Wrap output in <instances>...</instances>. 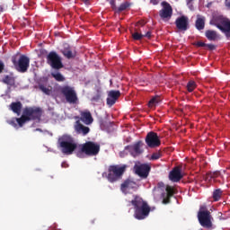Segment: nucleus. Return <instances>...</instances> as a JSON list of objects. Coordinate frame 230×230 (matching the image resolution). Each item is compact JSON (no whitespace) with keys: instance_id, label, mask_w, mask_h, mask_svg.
I'll return each mask as SVG.
<instances>
[{"instance_id":"36","label":"nucleus","mask_w":230,"mask_h":230,"mask_svg":"<svg viewBox=\"0 0 230 230\" xmlns=\"http://www.w3.org/2000/svg\"><path fill=\"white\" fill-rule=\"evenodd\" d=\"M132 37L134 39V40H141V39H143V34L139 33V32H135L132 34Z\"/></svg>"},{"instance_id":"9","label":"nucleus","mask_w":230,"mask_h":230,"mask_svg":"<svg viewBox=\"0 0 230 230\" xmlns=\"http://www.w3.org/2000/svg\"><path fill=\"white\" fill-rule=\"evenodd\" d=\"M60 93L65 96L67 103L75 104L78 102V96L76 95L75 88L69 85H65L60 88Z\"/></svg>"},{"instance_id":"8","label":"nucleus","mask_w":230,"mask_h":230,"mask_svg":"<svg viewBox=\"0 0 230 230\" xmlns=\"http://www.w3.org/2000/svg\"><path fill=\"white\" fill-rule=\"evenodd\" d=\"M47 64L52 67V69H62L64 64L62 63V58L55 51H50L47 56Z\"/></svg>"},{"instance_id":"41","label":"nucleus","mask_w":230,"mask_h":230,"mask_svg":"<svg viewBox=\"0 0 230 230\" xmlns=\"http://www.w3.org/2000/svg\"><path fill=\"white\" fill-rule=\"evenodd\" d=\"M170 199H172V197H170V196H165V197L164 198L163 203H164V204H170Z\"/></svg>"},{"instance_id":"46","label":"nucleus","mask_w":230,"mask_h":230,"mask_svg":"<svg viewBox=\"0 0 230 230\" xmlns=\"http://www.w3.org/2000/svg\"><path fill=\"white\" fill-rule=\"evenodd\" d=\"M225 4H226V8L230 9V0H226Z\"/></svg>"},{"instance_id":"20","label":"nucleus","mask_w":230,"mask_h":230,"mask_svg":"<svg viewBox=\"0 0 230 230\" xmlns=\"http://www.w3.org/2000/svg\"><path fill=\"white\" fill-rule=\"evenodd\" d=\"M62 55L65 58H67L68 60H71V58H75L76 57V51H73V49L69 45L65 47L61 50Z\"/></svg>"},{"instance_id":"53","label":"nucleus","mask_w":230,"mask_h":230,"mask_svg":"<svg viewBox=\"0 0 230 230\" xmlns=\"http://www.w3.org/2000/svg\"><path fill=\"white\" fill-rule=\"evenodd\" d=\"M92 224H94V220H92Z\"/></svg>"},{"instance_id":"45","label":"nucleus","mask_w":230,"mask_h":230,"mask_svg":"<svg viewBox=\"0 0 230 230\" xmlns=\"http://www.w3.org/2000/svg\"><path fill=\"white\" fill-rule=\"evenodd\" d=\"M161 0H150L151 4H157Z\"/></svg>"},{"instance_id":"24","label":"nucleus","mask_w":230,"mask_h":230,"mask_svg":"<svg viewBox=\"0 0 230 230\" xmlns=\"http://www.w3.org/2000/svg\"><path fill=\"white\" fill-rule=\"evenodd\" d=\"M205 37L208 40L215 42V40H218V33H217V31L208 30L205 31Z\"/></svg>"},{"instance_id":"47","label":"nucleus","mask_w":230,"mask_h":230,"mask_svg":"<svg viewBox=\"0 0 230 230\" xmlns=\"http://www.w3.org/2000/svg\"><path fill=\"white\" fill-rule=\"evenodd\" d=\"M62 168H66L67 166V164L66 162L61 164Z\"/></svg>"},{"instance_id":"50","label":"nucleus","mask_w":230,"mask_h":230,"mask_svg":"<svg viewBox=\"0 0 230 230\" xmlns=\"http://www.w3.org/2000/svg\"><path fill=\"white\" fill-rule=\"evenodd\" d=\"M194 0H187V4H190Z\"/></svg>"},{"instance_id":"5","label":"nucleus","mask_w":230,"mask_h":230,"mask_svg":"<svg viewBox=\"0 0 230 230\" xmlns=\"http://www.w3.org/2000/svg\"><path fill=\"white\" fill-rule=\"evenodd\" d=\"M11 60L19 73H26L30 68V58L17 52L11 58Z\"/></svg>"},{"instance_id":"32","label":"nucleus","mask_w":230,"mask_h":230,"mask_svg":"<svg viewBox=\"0 0 230 230\" xmlns=\"http://www.w3.org/2000/svg\"><path fill=\"white\" fill-rule=\"evenodd\" d=\"M165 190H166L167 197H173V195L175 194V190H173V187L170 185L166 186Z\"/></svg>"},{"instance_id":"44","label":"nucleus","mask_w":230,"mask_h":230,"mask_svg":"<svg viewBox=\"0 0 230 230\" xmlns=\"http://www.w3.org/2000/svg\"><path fill=\"white\" fill-rule=\"evenodd\" d=\"M146 22L145 21H140L137 22V26H145Z\"/></svg>"},{"instance_id":"21","label":"nucleus","mask_w":230,"mask_h":230,"mask_svg":"<svg viewBox=\"0 0 230 230\" xmlns=\"http://www.w3.org/2000/svg\"><path fill=\"white\" fill-rule=\"evenodd\" d=\"M137 184L136 181H133L132 180H126L123 183L120 185L121 191H126L127 190H134Z\"/></svg>"},{"instance_id":"7","label":"nucleus","mask_w":230,"mask_h":230,"mask_svg":"<svg viewBox=\"0 0 230 230\" xmlns=\"http://www.w3.org/2000/svg\"><path fill=\"white\" fill-rule=\"evenodd\" d=\"M204 209H206V208H200V210L198 213V220L202 227L211 229L213 227V222H211V219L213 218L211 217V212Z\"/></svg>"},{"instance_id":"10","label":"nucleus","mask_w":230,"mask_h":230,"mask_svg":"<svg viewBox=\"0 0 230 230\" xmlns=\"http://www.w3.org/2000/svg\"><path fill=\"white\" fill-rule=\"evenodd\" d=\"M23 114L29 118V121H40L42 118V109L39 107H26L23 110Z\"/></svg>"},{"instance_id":"3","label":"nucleus","mask_w":230,"mask_h":230,"mask_svg":"<svg viewBox=\"0 0 230 230\" xmlns=\"http://www.w3.org/2000/svg\"><path fill=\"white\" fill-rule=\"evenodd\" d=\"M125 172H127V164H113L110 165L107 172H103L102 175L106 177L109 182H118L123 177Z\"/></svg>"},{"instance_id":"51","label":"nucleus","mask_w":230,"mask_h":230,"mask_svg":"<svg viewBox=\"0 0 230 230\" xmlns=\"http://www.w3.org/2000/svg\"><path fill=\"white\" fill-rule=\"evenodd\" d=\"M218 175V172H214L211 177H217Z\"/></svg>"},{"instance_id":"25","label":"nucleus","mask_w":230,"mask_h":230,"mask_svg":"<svg viewBox=\"0 0 230 230\" xmlns=\"http://www.w3.org/2000/svg\"><path fill=\"white\" fill-rule=\"evenodd\" d=\"M2 82L3 84H5V85H10L12 87L15 85V77H13V75H4Z\"/></svg>"},{"instance_id":"6","label":"nucleus","mask_w":230,"mask_h":230,"mask_svg":"<svg viewBox=\"0 0 230 230\" xmlns=\"http://www.w3.org/2000/svg\"><path fill=\"white\" fill-rule=\"evenodd\" d=\"M84 154L89 157L98 155L100 154V145L93 141H87L81 146V150L77 152V157H84Z\"/></svg>"},{"instance_id":"26","label":"nucleus","mask_w":230,"mask_h":230,"mask_svg":"<svg viewBox=\"0 0 230 230\" xmlns=\"http://www.w3.org/2000/svg\"><path fill=\"white\" fill-rule=\"evenodd\" d=\"M130 8V3L124 2L119 7H116L115 13H121V12H125V10H128Z\"/></svg>"},{"instance_id":"30","label":"nucleus","mask_w":230,"mask_h":230,"mask_svg":"<svg viewBox=\"0 0 230 230\" xmlns=\"http://www.w3.org/2000/svg\"><path fill=\"white\" fill-rule=\"evenodd\" d=\"M195 89H197V83H195L193 80L189 81L187 84V90L189 93H193Z\"/></svg>"},{"instance_id":"49","label":"nucleus","mask_w":230,"mask_h":230,"mask_svg":"<svg viewBox=\"0 0 230 230\" xmlns=\"http://www.w3.org/2000/svg\"><path fill=\"white\" fill-rule=\"evenodd\" d=\"M190 10H193V4H188Z\"/></svg>"},{"instance_id":"39","label":"nucleus","mask_w":230,"mask_h":230,"mask_svg":"<svg viewBox=\"0 0 230 230\" xmlns=\"http://www.w3.org/2000/svg\"><path fill=\"white\" fill-rule=\"evenodd\" d=\"M194 46H196L197 48H206V43H204L202 41H198V42L194 43Z\"/></svg>"},{"instance_id":"22","label":"nucleus","mask_w":230,"mask_h":230,"mask_svg":"<svg viewBox=\"0 0 230 230\" xmlns=\"http://www.w3.org/2000/svg\"><path fill=\"white\" fill-rule=\"evenodd\" d=\"M195 26H196V29L199 30V31H201V30H204V28H206V17L201 16L200 14H198Z\"/></svg>"},{"instance_id":"40","label":"nucleus","mask_w":230,"mask_h":230,"mask_svg":"<svg viewBox=\"0 0 230 230\" xmlns=\"http://www.w3.org/2000/svg\"><path fill=\"white\" fill-rule=\"evenodd\" d=\"M205 48L209 49L210 51H213L214 49H217V47L213 44H206Z\"/></svg>"},{"instance_id":"4","label":"nucleus","mask_w":230,"mask_h":230,"mask_svg":"<svg viewBox=\"0 0 230 230\" xmlns=\"http://www.w3.org/2000/svg\"><path fill=\"white\" fill-rule=\"evenodd\" d=\"M209 24L216 26L222 31L226 39H230V19L224 15H216L210 20Z\"/></svg>"},{"instance_id":"48","label":"nucleus","mask_w":230,"mask_h":230,"mask_svg":"<svg viewBox=\"0 0 230 230\" xmlns=\"http://www.w3.org/2000/svg\"><path fill=\"white\" fill-rule=\"evenodd\" d=\"M83 3H84V4H89V1L90 0H81Z\"/></svg>"},{"instance_id":"33","label":"nucleus","mask_w":230,"mask_h":230,"mask_svg":"<svg viewBox=\"0 0 230 230\" xmlns=\"http://www.w3.org/2000/svg\"><path fill=\"white\" fill-rule=\"evenodd\" d=\"M159 103V97H153L149 102L148 105L149 107H155V105Z\"/></svg>"},{"instance_id":"12","label":"nucleus","mask_w":230,"mask_h":230,"mask_svg":"<svg viewBox=\"0 0 230 230\" xmlns=\"http://www.w3.org/2000/svg\"><path fill=\"white\" fill-rule=\"evenodd\" d=\"M146 144L149 148H157L161 146V138L157 133L151 131L146 137Z\"/></svg>"},{"instance_id":"1","label":"nucleus","mask_w":230,"mask_h":230,"mask_svg":"<svg viewBox=\"0 0 230 230\" xmlns=\"http://www.w3.org/2000/svg\"><path fill=\"white\" fill-rule=\"evenodd\" d=\"M130 202L135 209L134 217L137 218V220H145V218H147L148 215H150V211L155 209V207L150 208L148 203L143 200V198L138 195H134Z\"/></svg>"},{"instance_id":"35","label":"nucleus","mask_w":230,"mask_h":230,"mask_svg":"<svg viewBox=\"0 0 230 230\" xmlns=\"http://www.w3.org/2000/svg\"><path fill=\"white\" fill-rule=\"evenodd\" d=\"M106 1H107V3L110 4L111 8L113 10V12H115V11H116V8L118 7V6L116 5V0H106Z\"/></svg>"},{"instance_id":"52","label":"nucleus","mask_w":230,"mask_h":230,"mask_svg":"<svg viewBox=\"0 0 230 230\" xmlns=\"http://www.w3.org/2000/svg\"><path fill=\"white\" fill-rule=\"evenodd\" d=\"M161 186H164V183L163 182L158 183V187L161 188Z\"/></svg>"},{"instance_id":"2","label":"nucleus","mask_w":230,"mask_h":230,"mask_svg":"<svg viewBox=\"0 0 230 230\" xmlns=\"http://www.w3.org/2000/svg\"><path fill=\"white\" fill-rule=\"evenodd\" d=\"M58 143L61 148V152L66 155H71L78 148V144H76V141H75V138L71 135L61 136Z\"/></svg>"},{"instance_id":"28","label":"nucleus","mask_w":230,"mask_h":230,"mask_svg":"<svg viewBox=\"0 0 230 230\" xmlns=\"http://www.w3.org/2000/svg\"><path fill=\"white\" fill-rule=\"evenodd\" d=\"M51 76L56 80V82H66V77H64L60 72L51 73Z\"/></svg>"},{"instance_id":"43","label":"nucleus","mask_w":230,"mask_h":230,"mask_svg":"<svg viewBox=\"0 0 230 230\" xmlns=\"http://www.w3.org/2000/svg\"><path fill=\"white\" fill-rule=\"evenodd\" d=\"M146 39H152V31H148L146 34H143Z\"/></svg>"},{"instance_id":"16","label":"nucleus","mask_w":230,"mask_h":230,"mask_svg":"<svg viewBox=\"0 0 230 230\" xmlns=\"http://www.w3.org/2000/svg\"><path fill=\"white\" fill-rule=\"evenodd\" d=\"M182 166H175L169 173V179L172 182H179L182 179Z\"/></svg>"},{"instance_id":"34","label":"nucleus","mask_w":230,"mask_h":230,"mask_svg":"<svg viewBox=\"0 0 230 230\" xmlns=\"http://www.w3.org/2000/svg\"><path fill=\"white\" fill-rule=\"evenodd\" d=\"M163 156V154L161 153V151L153 153V155H151V159L152 161H157V159H161V157Z\"/></svg>"},{"instance_id":"27","label":"nucleus","mask_w":230,"mask_h":230,"mask_svg":"<svg viewBox=\"0 0 230 230\" xmlns=\"http://www.w3.org/2000/svg\"><path fill=\"white\" fill-rule=\"evenodd\" d=\"M16 121L19 127H23L26 121H30V118H28L26 114L23 113L21 118H16Z\"/></svg>"},{"instance_id":"19","label":"nucleus","mask_w":230,"mask_h":230,"mask_svg":"<svg viewBox=\"0 0 230 230\" xmlns=\"http://www.w3.org/2000/svg\"><path fill=\"white\" fill-rule=\"evenodd\" d=\"M74 128L76 134H80L81 136H87L91 132V128L82 124L80 120L75 121Z\"/></svg>"},{"instance_id":"11","label":"nucleus","mask_w":230,"mask_h":230,"mask_svg":"<svg viewBox=\"0 0 230 230\" xmlns=\"http://www.w3.org/2000/svg\"><path fill=\"white\" fill-rule=\"evenodd\" d=\"M144 146L143 141L139 140L133 145L127 146L125 150H127L132 157H139V155L145 152V149H143Z\"/></svg>"},{"instance_id":"29","label":"nucleus","mask_w":230,"mask_h":230,"mask_svg":"<svg viewBox=\"0 0 230 230\" xmlns=\"http://www.w3.org/2000/svg\"><path fill=\"white\" fill-rule=\"evenodd\" d=\"M223 191L220 189H217L213 192V199L215 202H218V200L222 198Z\"/></svg>"},{"instance_id":"17","label":"nucleus","mask_w":230,"mask_h":230,"mask_svg":"<svg viewBox=\"0 0 230 230\" xmlns=\"http://www.w3.org/2000/svg\"><path fill=\"white\" fill-rule=\"evenodd\" d=\"M150 165L144 164L140 165H135V172L139 177H142L143 179H146L148 177V173H150Z\"/></svg>"},{"instance_id":"14","label":"nucleus","mask_w":230,"mask_h":230,"mask_svg":"<svg viewBox=\"0 0 230 230\" xmlns=\"http://www.w3.org/2000/svg\"><path fill=\"white\" fill-rule=\"evenodd\" d=\"M175 26L179 31H186L190 28V19L188 16H180L175 21Z\"/></svg>"},{"instance_id":"18","label":"nucleus","mask_w":230,"mask_h":230,"mask_svg":"<svg viewBox=\"0 0 230 230\" xmlns=\"http://www.w3.org/2000/svg\"><path fill=\"white\" fill-rule=\"evenodd\" d=\"M75 119L83 121L84 125H93V121H94V119H93V115L89 111H81V116L75 117Z\"/></svg>"},{"instance_id":"37","label":"nucleus","mask_w":230,"mask_h":230,"mask_svg":"<svg viewBox=\"0 0 230 230\" xmlns=\"http://www.w3.org/2000/svg\"><path fill=\"white\" fill-rule=\"evenodd\" d=\"M7 123L9 125H12V127H13L14 128H17V118H13L10 120H7Z\"/></svg>"},{"instance_id":"15","label":"nucleus","mask_w":230,"mask_h":230,"mask_svg":"<svg viewBox=\"0 0 230 230\" xmlns=\"http://www.w3.org/2000/svg\"><path fill=\"white\" fill-rule=\"evenodd\" d=\"M119 96H121V92L119 90H111L108 93V97L106 99V103L109 107H112L119 100Z\"/></svg>"},{"instance_id":"23","label":"nucleus","mask_w":230,"mask_h":230,"mask_svg":"<svg viewBox=\"0 0 230 230\" xmlns=\"http://www.w3.org/2000/svg\"><path fill=\"white\" fill-rule=\"evenodd\" d=\"M9 107L10 110L14 112V114H17L19 116V114H21V111H22V102H12Z\"/></svg>"},{"instance_id":"42","label":"nucleus","mask_w":230,"mask_h":230,"mask_svg":"<svg viewBox=\"0 0 230 230\" xmlns=\"http://www.w3.org/2000/svg\"><path fill=\"white\" fill-rule=\"evenodd\" d=\"M3 71H4V62L0 59V74L3 73Z\"/></svg>"},{"instance_id":"38","label":"nucleus","mask_w":230,"mask_h":230,"mask_svg":"<svg viewBox=\"0 0 230 230\" xmlns=\"http://www.w3.org/2000/svg\"><path fill=\"white\" fill-rule=\"evenodd\" d=\"M101 99H102V95L100 93H97L92 98V102H94L95 103H97V102H100Z\"/></svg>"},{"instance_id":"31","label":"nucleus","mask_w":230,"mask_h":230,"mask_svg":"<svg viewBox=\"0 0 230 230\" xmlns=\"http://www.w3.org/2000/svg\"><path fill=\"white\" fill-rule=\"evenodd\" d=\"M39 89L41 90V92L44 93V94H47L48 96L51 94V88H48L44 84H39Z\"/></svg>"},{"instance_id":"13","label":"nucleus","mask_w":230,"mask_h":230,"mask_svg":"<svg viewBox=\"0 0 230 230\" xmlns=\"http://www.w3.org/2000/svg\"><path fill=\"white\" fill-rule=\"evenodd\" d=\"M161 5L163 8L159 11V16L163 21H170L172 15H173V9L172 5L166 1L162 2Z\"/></svg>"}]
</instances>
